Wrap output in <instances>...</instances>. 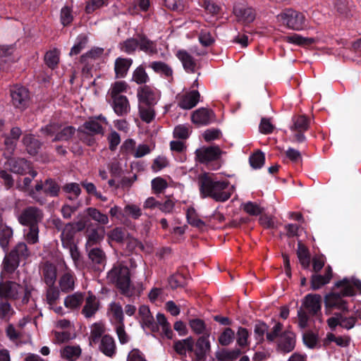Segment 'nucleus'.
<instances>
[{"label": "nucleus", "instance_id": "nucleus-24", "mask_svg": "<svg viewBox=\"0 0 361 361\" xmlns=\"http://www.w3.org/2000/svg\"><path fill=\"white\" fill-rule=\"evenodd\" d=\"M81 353L82 350L79 345H66L60 350L61 357L69 361H75L78 360Z\"/></svg>", "mask_w": 361, "mask_h": 361}, {"label": "nucleus", "instance_id": "nucleus-40", "mask_svg": "<svg viewBox=\"0 0 361 361\" xmlns=\"http://www.w3.org/2000/svg\"><path fill=\"white\" fill-rule=\"evenodd\" d=\"M132 80L137 84H145L149 80L144 67L140 66L133 71Z\"/></svg>", "mask_w": 361, "mask_h": 361}, {"label": "nucleus", "instance_id": "nucleus-18", "mask_svg": "<svg viewBox=\"0 0 361 361\" xmlns=\"http://www.w3.org/2000/svg\"><path fill=\"white\" fill-rule=\"evenodd\" d=\"M173 348L178 355L186 357L188 353L193 352L194 339L190 336L185 339L177 341L174 343Z\"/></svg>", "mask_w": 361, "mask_h": 361}, {"label": "nucleus", "instance_id": "nucleus-52", "mask_svg": "<svg viewBox=\"0 0 361 361\" xmlns=\"http://www.w3.org/2000/svg\"><path fill=\"white\" fill-rule=\"evenodd\" d=\"M191 133V128L189 125H178L173 130V136L176 138L185 140Z\"/></svg>", "mask_w": 361, "mask_h": 361}, {"label": "nucleus", "instance_id": "nucleus-33", "mask_svg": "<svg viewBox=\"0 0 361 361\" xmlns=\"http://www.w3.org/2000/svg\"><path fill=\"white\" fill-rule=\"evenodd\" d=\"M43 276L45 283L52 286L56 279V269L51 264L46 263L43 267Z\"/></svg>", "mask_w": 361, "mask_h": 361}, {"label": "nucleus", "instance_id": "nucleus-7", "mask_svg": "<svg viewBox=\"0 0 361 361\" xmlns=\"http://www.w3.org/2000/svg\"><path fill=\"white\" fill-rule=\"evenodd\" d=\"M160 97V91L152 86L144 85L137 90L139 104L146 106H154L159 100Z\"/></svg>", "mask_w": 361, "mask_h": 361}, {"label": "nucleus", "instance_id": "nucleus-43", "mask_svg": "<svg viewBox=\"0 0 361 361\" xmlns=\"http://www.w3.org/2000/svg\"><path fill=\"white\" fill-rule=\"evenodd\" d=\"M19 260L13 257V253H10L6 256L4 261V271L3 273H12L18 267Z\"/></svg>", "mask_w": 361, "mask_h": 361}, {"label": "nucleus", "instance_id": "nucleus-37", "mask_svg": "<svg viewBox=\"0 0 361 361\" xmlns=\"http://www.w3.org/2000/svg\"><path fill=\"white\" fill-rule=\"evenodd\" d=\"M104 236V228L103 227L93 229L87 235V246H92L100 243Z\"/></svg>", "mask_w": 361, "mask_h": 361}, {"label": "nucleus", "instance_id": "nucleus-22", "mask_svg": "<svg viewBox=\"0 0 361 361\" xmlns=\"http://www.w3.org/2000/svg\"><path fill=\"white\" fill-rule=\"evenodd\" d=\"M99 310V302L93 295H90L85 300V304L82 310V314L86 318L92 317Z\"/></svg>", "mask_w": 361, "mask_h": 361}, {"label": "nucleus", "instance_id": "nucleus-14", "mask_svg": "<svg viewBox=\"0 0 361 361\" xmlns=\"http://www.w3.org/2000/svg\"><path fill=\"white\" fill-rule=\"evenodd\" d=\"M295 345V336L290 331H286L280 334L278 340V350L287 353L292 351Z\"/></svg>", "mask_w": 361, "mask_h": 361}, {"label": "nucleus", "instance_id": "nucleus-10", "mask_svg": "<svg viewBox=\"0 0 361 361\" xmlns=\"http://www.w3.org/2000/svg\"><path fill=\"white\" fill-rule=\"evenodd\" d=\"M335 286L341 289L342 296L353 295L357 292L361 293V281L354 279H344L337 282Z\"/></svg>", "mask_w": 361, "mask_h": 361}, {"label": "nucleus", "instance_id": "nucleus-11", "mask_svg": "<svg viewBox=\"0 0 361 361\" xmlns=\"http://www.w3.org/2000/svg\"><path fill=\"white\" fill-rule=\"evenodd\" d=\"M197 160L202 163H207L218 159L222 154L221 150L216 146L202 147L195 152Z\"/></svg>", "mask_w": 361, "mask_h": 361}, {"label": "nucleus", "instance_id": "nucleus-30", "mask_svg": "<svg viewBox=\"0 0 361 361\" xmlns=\"http://www.w3.org/2000/svg\"><path fill=\"white\" fill-rule=\"evenodd\" d=\"M99 121L106 123L104 117L99 116L97 118L91 119L84 124V128L90 133L92 134H103V129L102 124Z\"/></svg>", "mask_w": 361, "mask_h": 361}, {"label": "nucleus", "instance_id": "nucleus-17", "mask_svg": "<svg viewBox=\"0 0 361 361\" xmlns=\"http://www.w3.org/2000/svg\"><path fill=\"white\" fill-rule=\"evenodd\" d=\"M200 93L197 90H192L183 94L178 102V106L183 109H190L198 103Z\"/></svg>", "mask_w": 361, "mask_h": 361}, {"label": "nucleus", "instance_id": "nucleus-19", "mask_svg": "<svg viewBox=\"0 0 361 361\" xmlns=\"http://www.w3.org/2000/svg\"><path fill=\"white\" fill-rule=\"evenodd\" d=\"M99 348L105 355L113 357L116 350L114 339L109 335H104L101 339Z\"/></svg>", "mask_w": 361, "mask_h": 361}, {"label": "nucleus", "instance_id": "nucleus-64", "mask_svg": "<svg viewBox=\"0 0 361 361\" xmlns=\"http://www.w3.org/2000/svg\"><path fill=\"white\" fill-rule=\"evenodd\" d=\"M167 186V182L161 177L155 178L152 180V188L154 193L162 192Z\"/></svg>", "mask_w": 361, "mask_h": 361}, {"label": "nucleus", "instance_id": "nucleus-50", "mask_svg": "<svg viewBox=\"0 0 361 361\" xmlns=\"http://www.w3.org/2000/svg\"><path fill=\"white\" fill-rule=\"evenodd\" d=\"M298 257L302 266L304 268H307L310 264L309 252L307 249L300 242L298 243Z\"/></svg>", "mask_w": 361, "mask_h": 361}, {"label": "nucleus", "instance_id": "nucleus-1", "mask_svg": "<svg viewBox=\"0 0 361 361\" xmlns=\"http://www.w3.org/2000/svg\"><path fill=\"white\" fill-rule=\"evenodd\" d=\"M203 197H211L216 202H225L234 192V187L226 180H217L209 176H203L200 186Z\"/></svg>", "mask_w": 361, "mask_h": 361}, {"label": "nucleus", "instance_id": "nucleus-21", "mask_svg": "<svg viewBox=\"0 0 361 361\" xmlns=\"http://www.w3.org/2000/svg\"><path fill=\"white\" fill-rule=\"evenodd\" d=\"M332 277V270L331 267H328L326 270V274L322 275H313L311 279V287L313 290H317L322 288L324 285L329 283Z\"/></svg>", "mask_w": 361, "mask_h": 361}, {"label": "nucleus", "instance_id": "nucleus-15", "mask_svg": "<svg viewBox=\"0 0 361 361\" xmlns=\"http://www.w3.org/2000/svg\"><path fill=\"white\" fill-rule=\"evenodd\" d=\"M322 297L317 294L307 295L302 302L303 307L311 314H317L321 310Z\"/></svg>", "mask_w": 361, "mask_h": 361}, {"label": "nucleus", "instance_id": "nucleus-38", "mask_svg": "<svg viewBox=\"0 0 361 361\" xmlns=\"http://www.w3.org/2000/svg\"><path fill=\"white\" fill-rule=\"evenodd\" d=\"M139 113L142 121L150 123L155 116L154 106L139 104Z\"/></svg>", "mask_w": 361, "mask_h": 361}, {"label": "nucleus", "instance_id": "nucleus-48", "mask_svg": "<svg viewBox=\"0 0 361 361\" xmlns=\"http://www.w3.org/2000/svg\"><path fill=\"white\" fill-rule=\"evenodd\" d=\"M39 228L37 225H31L24 229V235L29 243H36L38 241Z\"/></svg>", "mask_w": 361, "mask_h": 361}, {"label": "nucleus", "instance_id": "nucleus-45", "mask_svg": "<svg viewBox=\"0 0 361 361\" xmlns=\"http://www.w3.org/2000/svg\"><path fill=\"white\" fill-rule=\"evenodd\" d=\"M12 235L13 231L11 228L0 225V245L4 249L7 247Z\"/></svg>", "mask_w": 361, "mask_h": 361}, {"label": "nucleus", "instance_id": "nucleus-36", "mask_svg": "<svg viewBox=\"0 0 361 361\" xmlns=\"http://www.w3.org/2000/svg\"><path fill=\"white\" fill-rule=\"evenodd\" d=\"M83 301V295L82 293H75L68 295L64 300V305L69 309H75L80 306Z\"/></svg>", "mask_w": 361, "mask_h": 361}, {"label": "nucleus", "instance_id": "nucleus-34", "mask_svg": "<svg viewBox=\"0 0 361 361\" xmlns=\"http://www.w3.org/2000/svg\"><path fill=\"white\" fill-rule=\"evenodd\" d=\"M186 219L188 223L193 227L201 229L205 226V223L200 219L197 213L193 207L188 209L186 212Z\"/></svg>", "mask_w": 361, "mask_h": 361}, {"label": "nucleus", "instance_id": "nucleus-13", "mask_svg": "<svg viewBox=\"0 0 361 361\" xmlns=\"http://www.w3.org/2000/svg\"><path fill=\"white\" fill-rule=\"evenodd\" d=\"M324 303L325 312L327 314H331L330 310L331 308L338 309L343 312L348 311L345 301L341 298L340 295L336 293H333L326 295L324 298Z\"/></svg>", "mask_w": 361, "mask_h": 361}, {"label": "nucleus", "instance_id": "nucleus-12", "mask_svg": "<svg viewBox=\"0 0 361 361\" xmlns=\"http://www.w3.org/2000/svg\"><path fill=\"white\" fill-rule=\"evenodd\" d=\"M42 219V212L35 207H29L23 211L18 218L21 224L37 225V223Z\"/></svg>", "mask_w": 361, "mask_h": 361}, {"label": "nucleus", "instance_id": "nucleus-25", "mask_svg": "<svg viewBox=\"0 0 361 361\" xmlns=\"http://www.w3.org/2000/svg\"><path fill=\"white\" fill-rule=\"evenodd\" d=\"M176 56L182 62L185 70L188 72H195L196 63L192 57L185 50H179Z\"/></svg>", "mask_w": 361, "mask_h": 361}, {"label": "nucleus", "instance_id": "nucleus-2", "mask_svg": "<svg viewBox=\"0 0 361 361\" xmlns=\"http://www.w3.org/2000/svg\"><path fill=\"white\" fill-rule=\"evenodd\" d=\"M108 279L116 284L117 288L124 294L131 292L129 269L126 266L118 264L108 273Z\"/></svg>", "mask_w": 361, "mask_h": 361}, {"label": "nucleus", "instance_id": "nucleus-3", "mask_svg": "<svg viewBox=\"0 0 361 361\" xmlns=\"http://www.w3.org/2000/svg\"><path fill=\"white\" fill-rule=\"evenodd\" d=\"M32 288L27 286L23 280V286L14 282L0 283V298L16 299L24 294L23 302H27Z\"/></svg>", "mask_w": 361, "mask_h": 361}, {"label": "nucleus", "instance_id": "nucleus-60", "mask_svg": "<svg viewBox=\"0 0 361 361\" xmlns=\"http://www.w3.org/2000/svg\"><path fill=\"white\" fill-rule=\"evenodd\" d=\"M264 154L262 152H257L250 157V163L252 168L259 169L264 163Z\"/></svg>", "mask_w": 361, "mask_h": 361}, {"label": "nucleus", "instance_id": "nucleus-47", "mask_svg": "<svg viewBox=\"0 0 361 361\" xmlns=\"http://www.w3.org/2000/svg\"><path fill=\"white\" fill-rule=\"evenodd\" d=\"M128 89V85L125 81H117L111 85L109 91L111 98L118 97L120 93L126 92Z\"/></svg>", "mask_w": 361, "mask_h": 361}, {"label": "nucleus", "instance_id": "nucleus-31", "mask_svg": "<svg viewBox=\"0 0 361 361\" xmlns=\"http://www.w3.org/2000/svg\"><path fill=\"white\" fill-rule=\"evenodd\" d=\"M149 67L157 73L166 78H171L173 75L171 68L166 63L161 61H153L149 64Z\"/></svg>", "mask_w": 361, "mask_h": 361}, {"label": "nucleus", "instance_id": "nucleus-49", "mask_svg": "<svg viewBox=\"0 0 361 361\" xmlns=\"http://www.w3.org/2000/svg\"><path fill=\"white\" fill-rule=\"evenodd\" d=\"M87 214L90 216L93 220L102 224H107L109 223L108 216L106 214H102L99 211L94 208L90 207L86 210Z\"/></svg>", "mask_w": 361, "mask_h": 361}, {"label": "nucleus", "instance_id": "nucleus-42", "mask_svg": "<svg viewBox=\"0 0 361 361\" xmlns=\"http://www.w3.org/2000/svg\"><path fill=\"white\" fill-rule=\"evenodd\" d=\"M21 130L20 128H13L11 130V137H6L4 139V144L9 152H11L13 150L15 142L19 138Z\"/></svg>", "mask_w": 361, "mask_h": 361}, {"label": "nucleus", "instance_id": "nucleus-54", "mask_svg": "<svg viewBox=\"0 0 361 361\" xmlns=\"http://www.w3.org/2000/svg\"><path fill=\"white\" fill-rule=\"evenodd\" d=\"M124 213L125 218L130 216L134 219H137L142 215V210L137 205L128 204L124 207Z\"/></svg>", "mask_w": 361, "mask_h": 361}, {"label": "nucleus", "instance_id": "nucleus-53", "mask_svg": "<svg viewBox=\"0 0 361 361\" xmlns=\"http://www.w3.org/2000/svg\"><path fill=\"white\" fill-rule=\"evenodd\" d=\"M157 320L158 324L161 326L162 331L164 333L165 336L168 338H171L173 332L164 314L158 313L157 314Z\"/></svg>", "mask_w": 361, "mask_h": 361}, {"label": "nucleus", "instance_id": "nucleus-61", "mask_svg": "<svg viewBox=\"0 0 361 361\" xmlns=\"http://www.w3.org/2000/svg\"><path fill=\"white\" fill-rule=\"evenodd\" d=\"M14 310L11 305L7 302H1L0 303V318L8 320L13 314Z\"/></svg>", "mask_w": 361, "mask_h": 361}, {"label": "nucleus", "instance_id": "nucleus-23", "mask_svg": "<svg viewBox=\"0 0 361 361\" xmlns=\"http://www.w3.org/2000/svg\"><path fill=\"white\" fill-rule=\"evenodd\" d=\"M133 60L126 58H118L114 64V70L117 78H123L132 65Z\"/></svg>", "mask_w": 361, "mask_h": 361}, {"label": "nucleus", "instance_id": "nucleus-59", "mask_svg": "<svg viewBox=\"0 0 361 361\" xmlns=\"http://www.w3.org/2000/svg\"><path fill=\"white\" fill-rule=\"evenodd\" d=\"M44 60L47 66L51 68L55 67L59 61V52L56 49L47 52Z\"/></svg>", "mask_w": 361, "mask_h": 361}, {"label": "nucleus", "instance_id": "nucleus-29", "mask_svg": "<svg viewBox=\"0 0 361 361\" xmlns=\"http://www.w3.org/2000/svg\"><path fill=\"white\" fill-rule=\"evenodd\" d=\"M75 278L70 271L65 272L59 279V286L62 291L68 292L73 290Z\"/></svg>", "mask_w": 361, "mask_h": 361}, {"label": "nucleus", "instance_id": "nucleus-57", "mask_svg": "<svg viewBox=\"0 0 361 361\" xmlns=\"http://www.w3.org/2000/svg\"><path fill=\"white\" fill-rule=\"evenodd\" d=\"M75 133V128L71 126L63 128L61 131L57 133L53 141H66L68 140Z\"/></svg>", "mask_w": 361, "mask_h": 361}, {"label": "nucleus", "instance_id": "nucleus-46", "mask_svg": "<svg viewBox=\"0 0 361 361\" xmlns=\"http://www.w3.org/2000/svg\"><path fill=\"white\" fill-rule=\"evenodd\" d=\"M308 128V121L304 116L294 117L292 131L304 132Z\"/></svg>", "mask_w": 361, "mask_h": 361}, {"label": "nucleus", "instance_id": "nucleus-51", "mask_svg": "<svg viewBox=\"0 0 361 361\" xmlns=\"http://www.w3.org/2000/svg\"><path fill=\"white\" fill-rule=\"evenodd\" d=\"M87 43V37L85 35H79L76 41L71 49L70 55L78 54L85 47Z\"/></svg>", "mask_w": 361, "mask_h": 361}, {"label": "nucleus", "instance_id": "nucleus-6", "mask_svg": "<svg viewBox=\"0 0 361 361\" xmlns=\"http://www.w3.org/2000/svg\"><path fill=\"white\" fill-rule=\"evenodd\" d=\"M209 334H205L199 337L194 343L193 356L192 361H207V355L211 351Z\"/></svg>", "mask_w": 361, "mask_h": 361}, {"label": "nucleus", "instance_id": "nucleus-4", "mask_svg": "<svg viewBox=\"0 0 361 361\" xmlns=\"http://www.w3.org/2000/svg\"><path fill=\"white\" fill-rule=\"evenodd\" d=\"M277 20L288 27L300 30L305 27V16L291 8H287L276 16Z\"/></svg>", "mask_w": 361, "mask_h": 361}, {"label": "nucleus", "instance_id": "nucleus-27", "mask_svg": "<svg viewBox=\"0 0 361 361\" xmlns=\"http://www.w3.org/2000/svg\"><path fill=\"white\" fill-rule=\"evenodd\" d=\"M76 233L74 224H67L61 233V241L63 246L71 245L73 244V237Z\"/></svg>", "mask_w": 361, "mask_h": 361}, {"label": "nucleus", "instance_id": "nucleus-8", "mask_svg": "<svg viewBox=\"0 0 361 361\" xmlns=\"http://www.w3.org/2000/svg\"><path fill=\"white\" fill-rule=\"evenodd\" d=\"M11 97L13 106L20 109H24L29 104V92L24 87L19 85L13 87L11 90Z\"/></svg>", "mask_w": 361, "mask_h": 361}, {"label": "nucleus", "instance_id": "nucleus-55", "mask_svg": "<svg viewBox=\"0 0 361 361\" xmlns=\"http://www.w3.org/2000/svg\"><path fill=\"white\" fill-rule=\"evenodd\" d=\"M287 42L299 45L311 44L314 42L313 38L303 37L300 35L294 34L286 37Z\"/></svg>", "mask_w": 361, "mask_h": 361}, {"label": "nucleus", "instance_id": "nucleus-58", "mask_svg": "<svg viewBox=\"0 0 361 361\" xmlns=\"http://www.w3.org/2000/svg\"><path fill=\"white\" fill-rule=\"evenodd\" d=\"M199 4L212 16L217 15L220 8L210 0H199Z\"/></svg>", "mask_w": 361, "mask_h": 361}, {"label": "nucleus", "instance_id": "nucleus-63", "mask_svg": "<svg viewBox=\"0 0 361 361\" xmlns=\"http://www.w3.org/2000/svg\"><path fill=\"white\" fill-rule=\"evenodd\" d=\"M105 329L102 324L95 323L91 327L90 339L95 342L104 333Z\"/></svg>", "mask_w": 361, "mask_h": 361}, {"label": "nucleus", "instance_id": "nucleus-56", "mask_svg": "<svg viewBox=\"0 0 361 361\" xmlns=\"http://www.w3.org/2000/svg\"><path fill=\"white\" fill-rule=\"evenodd\" d=\"M139 45L140 41L138 42L135 39H128L120 44V48L121 51L127 54H131L136 50Z\"/></svg>", "mask_w": 361, "mask_h": 361}, {"label": "nucleus", "instance_id": "nucleus-32", "mask_svg": "<svg viewBox=\"0 0 361 361\" xmlns=\"http://www.w3.org/2000/svg\"><path fill=\"white\" fill-rule=\"evenodd\" d=\"M104 49L99 47H94L81 56V62L90 65L93 61L100 59L103 55Z\"/></svg>", "mask_w": 361, "mask_h": 361}, {"label": "nucleus", "instance_id": "nucleus-41", "mask_svg": "<svg viewBox=\"0 0 361 361\" xmlns=\"http://www.w3.org/2000/svg\"><path fill=\"white\" fill-rule=\"evenodd\" d=\"M240 354L238 350H221L216 353V357L221 361H233L236 359Z\"/></svg>", "mask_w": 361, "mask_h": 361}, {"label": "nucleus", "instance_id": "nucleus-26", "mask_svg": "<svg viewBox=\"0 0 361 361\" xmlns=\"http://www.w3.org/2000/svg\"><path fill=\"white\" fill-rule=\"evenodd\" d=\"M192 27L200 30L199 41L201 44L204 47H207L211 45L214 42V37L211 35L209 31L205 26H201L198 22H195L192 23Z\"/></svg>", "mask_w": 361, "mask_h": 361}, {"label": "nucleus", "instance_id": "nucleus-9", "mask_svg": "<svg viewBox=\"0 0 361 361\" xmlns=\"http://www.w3.org/2000/svg\"><path fill=\"white\" fill-rule=\"evenodd\" d=\"M233 13L237 20L243 25L249 24L255 19L254 10L244 4H236L233 8Z\"/></svg>", "mask_w": 361, "mask_h": 361}, {"label": "nucleus", "instance_id": "nucleus-20", "mask_svg": "<svg viewBox=\"0 0 361 361\" xmlns=\"http://www.w3.org/2000/svg\"><path fill=\"white\" fill-rule=\"evenodd\" d=\"M113 108L118 116L126 115L130 109L128 99L126 96L112 98Z\"/></svg>", "mask_w": 361, "mask_h": 361}, {"label": "nucleus", "instance_id": "nucleus-28", "mask_svg": "<svg viewBox=\"0 0 361 361\" xmlns=\"http://www.w3.org/2000/svg\"><path fill=\"white\" fill-rule=\"evenodd\" d=\"M8 164L11 170L16 173H24L30 171V165L24 159H10Z\"/></svg>", "mask_w": 361, "mask_h": 361}, {"label": "nucleus", "instance_id": "nucleus-62", "mask_svg": "<svg viewBox=\"0 0 361 361\" xmlns=\"http://www.w3.org/2000/svg\"><path fill=\"white\" fill-rule=\"evenodd\" d=\"M90 259L96 264H102L105 261V255L103 251L98 248H93L89 252Z\"/></svg>", "mask_w": 361, "mask_h": 361}, {"label": "nucleus", "instance_id": "nucleus-39", "mask_svg": "<svg viewBox=\"0 0 361 361\" xmlns=\"http://www.w3.org/2000/svg\"><path fill=\"white\" fill-rule=\"evenodd\" d=\"M109 314L114 322L118 324L123 323V311L121 306L117 303L113 302L110 305Z\"/></svg>", "mask_w": 361, "mask_h": 361}, {"label": "nucleus", "instance_id": "nucleus-44", "mask_svg": "<svg viewBox=\"0 0 361 361\" xmlns=\"http://www.w3.org/2000/svg\"><path fill=\"white\" fill-rule=\"evenodd\" d=\"M189 325L191 330L196 334H209L207 331L206 325L203 320L200 319H192L189 321Z\"/></svg>", "mask_w": 361, "mask_h": 361}, {"label": "nucleus", "instance_id": "nucleus-35", "mask_svg": "<svg viewBox=\"0 0 361 361\" xmlns=\"http://www.w3.org/2000/svg\"><path fill=\"white\" fill-rule=\"evenodd\" d=\"M23 143L27 152L30 154H37L41 145L40 142L32 135H25L23 137Z\"/></svg>", "mask_w": 361, "mask_h": 361}, {"label": "nucleus", "instance_id": "nucleus-16", "mask_svg": "<svg viewBox=\"0 0 361 361\" xmlns=\"http://www.w3.org/2000/svg\"><path fill=\"white\" fill-rule=\"evenodd\" d=\"M213 118V112L204 108L197 109L192 113L191 116L192 123L199 126L207 125Z\"/></svg>", "mask_w": 361, "mask_h": 361}, {"label": "nucleus", "instance_id": "nucleus-5", "mask_svg": "<svg viewBox=\"0 0 361 361\" xmlns=\"http://www.w3.org/2000/svg\"><path fill=\"white\" fill-rule=\"evenodd\" d=\"M59 191L58 185L53 180H47L44 185L37 184L35 190H31L30 195L36 201L42 203L45 200V196H56Z\"/></svg>", "mask_w": 361, "mask_h": 361}]
</instances>
